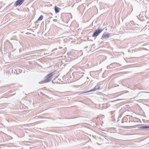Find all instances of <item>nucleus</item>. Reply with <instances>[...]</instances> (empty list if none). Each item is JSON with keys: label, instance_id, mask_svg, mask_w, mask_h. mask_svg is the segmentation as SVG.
I'll return each instance as SVG.
<instances>
[{"label": "nucleus", "instance_id": "1", "mask_svg": "<svg viewBox=\"0 0 149 149\" xmlns=\"http://www.w3.org/2000/svg\"><path fill=\"white\" fill-rule=\"evenodd\" d=\"M55 71H54L51 72L50 73L48 74L46 77V78L44 80L40 82H39V83H44L50 82L51 80L53 78V76L54 74V72Z\"/></svg>", "mask_w": 149, "mask_h": 149}, {"label": "nucleus", "instance_id": "2", "mask_svg": "<svg viewBox=\"0 0 149 149\" xmlns=\"http://www.w3.org/2000/svg\"><path fill=\"white\" fill-rule=\"evenodd\" d=\"M103 29H98L97 30H95V31L93 33L92 36L93 37L97 36L103 31Z\"/></svg>", "mask_w": 149, "mask_h": 149}, {"label": "nucleus", "instance_id": "3", "mask_svg": "<svg viewBox=\"0 0 149 149\" xmlns=\"http://www.w3.org/2000/svg\"><path fill=\"white\" fill-rule=\"evenodd\" d=\"M25 0H17L14 3V6L17 7L18 6H20Z\"/></svg>", "mask_w": 149, "mask_h": 149}, {"label": "nucleus", "instance_id": "4", "mask_svg": "<svg viewBox=\"0 0 149 149\" xmlns=\"http://www.w3.org/2000/svg\"><path fill=\"white\" fill-rule=\"evenodd\" d=\"M110 33H104L102 36L101 39L102 40L108 38L109 37V36L110 35Z\"/></svg>", "mask_w": 149, "mask_h": 149}, {"label": "nucleus", "instance_id": "5", "mask_svg": "<svg viewBox=\"0 0 149 149\" xmlns=\"http://www.w3.org/2000/svg\"><path fill=\"white\" fill-rule=\"evenodd\" d=\"M100 85H96L94 88L93 89H91L90 90L89 92H92L94 91H95L97 89H98L100 88Z\"/></svg>", "mask_w": 149, "mask_h": 149}, {"label": "nucleus", "instance_id": "6", "mask_svg": "<svg viewBox=\"0 0 149 149\" xmlns=\"http://www.w3.org/2000/svg\"><path fill=\"white\" fill-rule=\"evenodd\" d=\"M127 118L126 117H124L122 119L121 122L122 123H124L125 122H127Z\"/></svg>", "mask_w": 149, "mask_h": 149}, {"label": "nucleus", "instance_id": "7", "mask_svg": "<svg viewBox=\"0 0 149 149\" xmlns=\"http://www.w3.org/2000/svg\"><path fill=\"white\" fill-rule=\"evenodd\" d=\"M140 129H148L149 128V126H141L139 127Z\"/></svg>", "mask_w": 149, "mask_h": 149}, {"label": "nucleus", "instance_id": "8", "mask_svg": "<svg viewBox=\"0 0 149 149\" xmlns=\"http://www.w3.org/2000/svg\"><path fill=\"white\" fill-rule=\"evenodd\" d=\"M59 8L58 7L55 6L54 7V10L56 13H58L59 12Z\"/></svg>", "mask_w": 149, "mask_h": 149}, {"label": "nucleus", "instance_id": "9", "mask_svg": "<svg viewBox=\"0 0 149 149\" xmlns=\"http://www.w3.org/2000/svg\"><path fill=\"white\" fill-rule=\"evenodd\" d=\"M43 16L42 15H41L38 19V21H41L42 20V19H43Z\"/></svg>", "mask_w": 149, "mask_h": 149}, {"label": "nucleus", "instance_id": "10", "mask_svg": "<svg viewBox=\"0 0 149 149\" xmlns=\"http://www.w3.org/2000/svg\"><path fill=\"white\" fill-rule=\"evenodd\" d=\"M111 65H112V64H111V65H110L108 66H107V69H109V68H110V67H111Z\"/></svg>", "mask_w": 149, "mask_h": 149}, {"label": "nucleus", "instance_id": "11", "mask_svg": "<svg viewBox=\"0 0 149 149\" xmlns=\"http://www.w3.org/2000/svg\"><path fill=\"white\" fill-rule=\"evenodd\" d=\"M53 21H54V22H56V21L57 20H56V19H54L53 20Z\"/></svg>", "mask_w": 149, "mask_h": 149}, {"label": "nucleus", "instance_id": "12", "mask_svg": "<svg viewBox=\"0 0 149 149\" xmlns=\"http://www.w3.org/2000/svg\"><path fill=\"white\" fill-rule=\"evenodd\" d=\"M113 111H111V114H113Z\"/></svg>", "mask_w": 149, "mask_h": 149}, {"label": "nucleus", "instance_id": "13", "mask_svg": "<svg viewBox=\"0 0 149 149\" xmlns=\"http://www.w3.org/2000/svg\"><path fill=\"white\" fill-rule=\"evenodd\" d=\"M13 95H10L11 96H12Z\"/></svg>", "mask_w": 149, "mask_h": 149}, {"label": "nucleus", "instance_id": "14", "mask_svg": "<svg viewBox=\"0 0 149 149\" xmlns=\"http://www.w3.org/2000/svg\"><path fill=\"white\" fill-rule=\"evenodd\" d=\"M52 17L51 16L49 17V18H52Z\"/></svg>", "mask_w": 149, "mask_h": 149}, {"label": "nucleus", "instance_id": "15", "mask_svg": "<svg viewBox=\"0 0 149 149\" xmlns=\"http://www.w3.org/2000/svg\"><path fill=\"white\" fill-rule=\"evenodd\" d=\"M50 14H51L52 15V13H50Z\"/></svg>", "mask_w": 149, "mask_h": 149}, {"label": "nucleus", "instance_id": "16", "mask_svg": "<svg viewBox=\"0 0 149 149\" xmlns=\"http://www.w3.org/2000/svg\"><path fill=\"white\" fill-rule=\"evenodd\" d=\"M148 29H149V25L148 26Z\"/></svg>", "mask_w": 149, "mask_h": 149}]
</instances>
